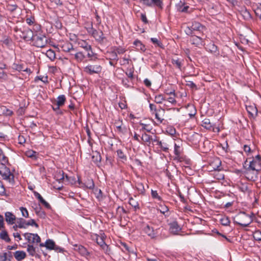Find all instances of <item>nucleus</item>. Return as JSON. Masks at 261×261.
Instances as JSON below:
<instances>
[{"mask_svg": "<svg viewBox=\"0 0 261 261\" xmlns=\"http://www.w3.org/2000/svg\"><path fill=\"white\" fill-rule=\"evenodd\" d=\"M21 38L37 47L43 48L47 44V37L43 34H20Z\"/></svg>", "mask_w": 261, "mask_h": 261, "instance_id": "f257e3e1", "label": "nucleus"}, {"mask_svg": "<svg viewBox=\"0 0 261 261\" xmlns=\"http://www.w3.org/2000/svg\"><path fill=\"white\" fill-rule=\"evenodd\" d=\"M233 222L241 226L247 227L252 222V217L245 212H241L233 218Z\"/></svg>", "mask_w": 261, "mask_h": 261, "instance_id": "f03ea898", "label": "nucleus"}, {"mask_svg": "<svg viewBox=\"0 0 261 261\" xmlns=\"http://www.w3.org/2000/svg\"><path fill=\"white\" fill-rule=\"evenodd\" d=\"M5 164L2 163L0 165V175L3 177V179L14 185L15 183L14 174L11 173L10 169L7 167Z\"/></svg>", "mask_w": 261, "mask_h": 261, "instance_id": "7ed1b4c3", "label": "nucleus"}, {"mask_svg": "<svg viewBox=\"0 0 261 261\" xmlns=\"http://www.w3.org/2000/svg\"><path fill=\"white\" fill-rule=\"evenodd\" d=\"M250 158H247L243 164V168H250L253 169L254 170L260 171L261 170V162L257 160H254L252 159L251 161Z\"/></svg>", "mask_w": 261, "mask_h": 261, "instance_id": "20e7f679", "label": "nucleus"}, {"mask_svg": "<svg viewBox=\"0 0 261 261\" xmlns=\"http://www.w3.org/2000/svg\"><path fill=\"white\" fill-rule=\"evenodd\" d=\"M246 178L250 181H255L257 179L259 171L254 170L250 168H243Z\"/></svg>", "mask_w": 261, "mask_h": 261, "instance_id": "39448f33", "label": "nucleus"}, {"mask_svg": "<svg viewBox=\"0 0 261 261\" xmlns=\"http://www.w3.org/2000/svg\"><path fill=\"white\" fill-rule=\"evenodd\" d=\"M209 165L212 170L220 171L222 169L221 167V161L218 157L212 158L210 160Z\"/></svg>", "mask_w": 261, "mask_h": 261, "instance_id": "423d86ee", "label": "nucleus"}, {"mask_svg": "<svg viewBox=\"0 0 261 261\" xmlns=\"http://www.w3.org/2000/svg\"><path fill=\"white\" fill-rule=\"evenodd\" d=\"M23 236L30 244L38 243L41 242V238L37 233L27 232L24 233Z\"/></svg>", "mask_w": 261, "mask_h": 261, "instance_id": "0eeeda50", "label": "nucleus"}, {"mask_svg": "<svg viewBox=\"0 0 261 261\" xmlns=\"http://www.w3.org/2000/svg\"><path fill=\"white\" fill-rule=\"evenodd\" d=\"M140 2L147 7L156 6L161 9L163 8L162 0H140Z\"/></svg>", "mask_w": 261, "mask_h": 261, "instance_id": "6e6552de", "label": "nucleus"}, {"mask_svg": "<svg viewBox=\"0 0 261 261\" xmlns=\"http://www.w3.org/2000/svg\"><path fill=\"white\" fill-rule=\"evenodd\" d=\"M101 70V67L99 65H90L87 66L85 69L84 71L89 74H93L94 73H98Z\"/></svg>", "mask_w": 261, "mask_h": 261, "instance_id": "1a4fd4ad", "label": "nucleus"}, {"mask_svg": "<svg viewBox=\"0 0 261 261\" xmlns=\"http://www.w3.org/2000/svg\"><path fill=\"white\" fill-rule=\"evenodd\" d=\"M214 125H215L212 123L208 118H205L202 121V126L207 129L213 130V132H215V129H216L217 132H219L220 131L219 128L218 127H215Z\"/></svg>", "mask_w": 261, "mask_h": 261, "instance_id": "9d476101", "label": "nucleus"}, {"mask_svg": "<svg viewBox=\"0 0 261 261\" xmlns=\"http://www.w3.org/2000/svg\"><path fill=\"white\" fill-rule=\"evenodd\" d=\"M143 231L147 234L151 239H155L156 238V232L154 230L153 227L147 224L143 228Z\"/></svg>", "mask_w": 261, "mask_h": 261, "instance_id": "9b49d317", "label": "nucleus"}, {"mask_svg": "<svg viewBox=\"0 0 261 261\" xmlns=\"http://www.w3.org/2000/svg\"><path fill=\"white\" fill-rule=\"evenodd\" d=\"M191 32L199 31L203 32L205 31V27L200 23L195 21L192 23V25L189 27Z\"/></svg>", "mask_w": 261, "mask_h": 261, "instance_id": "f8f14e48", "label": "nucleus"}, {"mask_svg": "<svg viewBox=\"0 0 261 261\" xmlns=\"http://www.w3.org/2000/svg\"><path fill=\"white\" fill-rule=\"evenodd\" d=\"M169 230L171 233L173 234H177L181 229L179 225L178 224L177 222L173 221L169 224Z\"/></svg>", "mask_w": 261, "mask_h": 261, "instance_id": "ddd939ff", "label": "nucleus"}, {"mask_svg": "<svg viewBox=\"0 0 261 261\" xmlns=\"http://www.w3.org/2000/svg\"><path fill=\"white\" fill-rule=\"evenodd\" d=\"M92 35L98 43L101 44H107V39L104 36L103 34H92Z\"/></svg>", "mask_w": 261, "mask_h": 261, "instance_id": "4468645a", "label": "nucleus"}, {"mask_svg": "<svg viewBox=\"0 0 261 261\" xmlns=\"http://www.w3.org/2000/svg\"><path fill=\"white\" fill-rule=\"evenodd\" d=\"M175 7L176 10L180 12L187 13L189 6L186 5L184 2L180 1V2L176 4Z\"/></svg>", "mask_w": 261, "mask_h": 261, "instance_id": "2eb2a0df", "label": "nucleus"}, {"mask_svg": "<svg viewBox=\"0 0 261 261\" xmlns=\"http://www.w3.org/2000/svg\"><path fill=\"white\" fill-rule=\"evenodd\" d=\"M5 220L9 225L13 224L16 220V217L11 212H7L5 213Z\"/></svg>", "mask_w": 261, "mask_h": 261, "instance_id": "dca6fc26", "label": "nucleus"}, {"mask_svg": "<svg viewBox=\"0 0 261 261\" xmlns=\"http://www.w3.org/2000/svg\"><path fill=\"white\" fill-rule=\"evenodd\" d=\"M34 195L35 197L38 199L39 202L43 204L46 208L50 209L51 206L50 204L47 202L41 196V195L36 191H33Z\"/></svg>", "mask_w": 261, "mask_h": 261, "instance_id": "f3484780", "label": "nucleus"}, {"mask_svg": "<svg viewBox=\"0 0 261 261\" xmlns=\"http://www.w3.org/2000/svg\"><path fill=\"white\" fill-rule=\"evenodd\" d=\"M164 114L165 110L161 108L158 109V110L154 113L155 118L160 123H162L164 121V119L163 116Z\"/></svg>", "mask_w": 261, "mask_h": 261, "instance_id": "a211bd4d", "label": "nucleus"}, {"mask_svg": "<svg viewBox=\"0 0 261 261\" xmlns=\"http://www.w3.org/2000/svg\"><path fill=\"white\" fill-rule=\"evenodd\" d=\"M61 47L64 52L70 53L71 51L74 50L72 44L68 42H64L61 45Z\"/></svg>", "mask_w": 261, "mask_h": 261, "instance_id": "6ab92c4d", "label": "nucleus"}, {"mask_svg": "<svg viewBox=\"0 0 261 261\" xmlns=\"http://www.w3.org/2000/svg\"><path fill=\"white\" fill-rule=\"evenodd\" d=\"M190 41L192 44L195 45L196 46L203 44L202 39L195 35L191 36Z\"/></svg>", "mask_w": 261, "mask_h": 261, "instance_id": "aec40b11", "label": "nucleus"}, {"mask_svg": "<svg viewBox=\"0 0 261 261\" xmlns=\"http://www.w3.org/2000/svg\"><path fill=\"white\" fill-rule=\"evenodd\" d=\"M246 110L249 115L252 118H255L257 115V109L253 106H246Z\"/></svg>", "mask_w": 261, "mask_h": 261, "instance_id": "412c9836", "label": "nucleus"}, {"mask_svg": "<svg viewBox=\"0 0 261 261\" xmlns=\"http://www.w3.org/2000/svg\"><path fill=\"white\" fill-rule=\"evenodd\" d=\"M40 247H46V248L49 250H53L55 248V243L50 239H48L46 241L45 243H40Z\"/></svg>", "mask_w": 261, "mask_h": 261, "instance_id": "4be33fe9", "label": "nucleus"}, {"mask_svg": "<svg viewBox=\"0 0 261 261\" xmlns=\"http://www.w3.org/2000/svg\"><path fill=\"white\" fill-rule=\"evenodd\" d=\"M133 44L137 50L141 51L142 52H145V51L146 50V47L145 45L143 44L141 42V41H140L138 39L136 40L134 42Z\"/></svg>", "mask_w": 261, "mask_h": 261, "instance_id": "5701e85b", "label": "nucleus"}, {"mask_svg": "<svg viewBox=\"0 0 261 261\" xmlns=\"http://www.w3.org/2000/svg\"><path fill=\"white\" fill-rule=\"evenodd\" d=\"M14 255L16 260L20 261L25 258L26 253L23 251H16Z\"/></svg>", "mask_w": 261, "mask_h": 261, "instance_id": "b1692460", "label": "nucleus"}, {"mask_svg": "<svg viewBox=\"0 0 261 261\" xmlns=\"http://www.w3.org/2000/svg\"><path fill=\"white\" fill-rule=\"evenodd\" d=\"M150 40L155 47L164 48V45L162 43L160 38H151Z\"/></svg>", "mask_w": 261, "mask_h": 261, "instance_id": "393cba45", "label": "nucleus"}, {"mask_svg": "<svg viewBox=\"0 0 261 261\" xmlns=\"http://www.w3.org/2000/svg\"><path fill=\"white\" fill-rule=\"evenodd\" d=\"M65 177L72 185L75 184L76 182L74 176H69L67 174L65 175L64 172L63 171H62L61 177H60V179L63 180L64 179Z\"/></svg>", "mask_w": 261, "mask_h": 261, "instance_id": "a878e982", "label": "nucleus"}, {"mask_svg": "<svg viewBox=\"0 0 261 261\" xmlns=\"http://www.w3.org/2000/svg\"><path fill=\"white\" fill-rule=\"evenodd\" d=\"M101 157L99 152L97 151L93 152L92 160L96 164H98L101 161Z\"/></svg>", "mask_w": 261, "mask_h": 261, "instance_id": "bb28decb", "label": "nucleus"}, {"mask_svg": "<svg viewBox=\"0 0 261 261\" xmlns=\"http://www.w3.org/2000/svg\"><path fill=\"white\" fill-rule=\"evenodd\" d=\"M0 238L7 243H9L11 241V239L9 238L8 232L6 230H3L0 232Z\"/></svg>", "mask_w": 261, "mask_h": 261, "instance_id": "cd10ccee", "label": "nucleus"}, {"mask_svg": "<svg viewBox=\"0 0 261 261\" xmlns=\"http://www.w3.org/2000/svg\"><path fill=\"white\" fill-rule=\"evenodd\" d=\"M121 248L123 252H127L129 254H135L134 250H132L125 243H121Z\"/></svg>", "mask_w": 261, "mask_h": 261, "instance_id": "c85d7f7f", "label": "nucleus"}, {"mask_svg": "<svg viewBox=\"0 0 261 261\" xmlns=\"http://www.w3.org/2000/svg\"><path fill=\"white\" fill-rule=\"evenodd\" d=\"M65 101V96L64 95H61L57 97V100L55 101V102H56L58 106L62 107L64 105Z\"/></svg>", "mask_w": 261, "mask_h": 261, "instance_id": "c756f323", "label": "nucleus"}, {"mask_svg": "<svg viewBox=\"0 0 261 261\" xmlns=\"http://www.w3.org/2000/svg\"><path fill=\"white\" fill-rule=\"evenodd\" d=\"M117 154L118 159L122 162H124L127 160V156L125 153L121 150L118 149L117 150Z\"/></svg>", "mask_w": 261, "mask_h": 261, "instance_id": "7c9ffc66", "label": "nucleus"}, {"mask_svg": "<svg viewBox=\"0 0 261 261\" xmlns=\"http://www.w3.org/2000/svg\"><path fill=\"white\" fill-rule=\"evenodd\" d=\"M84 187L89 189H93L95 186L94 182L92 179H88L83 184Z\"/></svg>", "mask_w": 261, "mask_h": 261, "instance_id": "2f4dec72", "label": "nucleus"}, {"mask_svg": "<svg viewBox=\"0 0 261 261\" xmlns=\"http://www.w3.org/2000/svg\"><path fill=\"white\" fill-rule=\"evenodd\" d=\"M86 58V55L83 52L80 51L74 54V58L78 62H82Z\"/></svg>", "mask_w": 261, "mask_h": 261, "instance_id": "473e14b6", "label": "nucleus"}, {"mask_svg": "<svg viewBox=\"0 0 261 261\" xmlns=\"http://www.w3.org/2000/svg\"><path fill=\"white\" fill-rule=\"evenodd\" d=\"M79 46L86 50L91 49V46L85 41L81 40L77 41Z\"/></svg>", "mask_w": 261, "mask_h": 261, "instance_id": "72a5a7b5", "label": "nucleus"}, {"mask_svg": "<svg viewBox=\"0 0 261 261\" xmlns=\"http://www.w3.org/2000/svg\"><path fill=\"white\" fill-rule=\"evenodd\" d=\"M156 145H159L163 151L166 152L168 151V145L166 142L162 141H158Z\"/></svg>", "mask_w": 261, "mask_h": 261, "instance_id": "f704fd0d", "label": "nucleus"}, {"mask_svg": "<svg viewBox=\"0 0 261 261\" xmlns=\"http://www.w3.org/2000/svg\"><path fill=\"white\" fill-rule=\"evenodd\" d=\"M77 249L79 253L83 256H86L89 255L90 254L87 249L82 245L79 246Z\"/></svg>", "mask_w": 261, "mask_h": 261, "instance_id": "c9c22d12", "label": "nucleus"}, {"mask_svg": "<svg viewBox=\"0 0 261 261\" xmlns=\"http://www.w3.org/2000/svg\"><path fill=\"white\" fill-rule=\"evenodd\" d=\"M17 223L18 226L19 228H26L27 225H25L27 223L26 221L23 218H19L18 219Z\"/></svg>", "mask_w": 261, "mask_h": 261, "instance_id": "e433bc0d", "label": "nucleus"}, {"mask_svg": "<svg viewBox=\"0 0 261 261\" xmlns=\"http://www.w3.org/2000/svg\"><path fill=\"white\" fill-rule=\"evenodd\" d=\"M152 139V137L146 133H144L142 134L141 140L145 143H150L151 140Z\"/></svg>", "mask_w": 261, "mask_h": 261, "instance_id": "4c0bfd02", "label": "nucleus"}, {"mask_svg": "<svg viewBox=\"0 0 261 261\" xmlns=\"http://www.w3.org/2000/svg\"><path fill=\"white\" fill-rule=\"evenodd\" d=\"M27 251L29 254L32 256H34L36 254V248L31 244H29L28 245Z\"/></svg>", "mask_w": 261, "mask_h": 261, "instance_id": "58836bf2", "label": "nucleus"}, {"mask_svg": "<svg viewBox=\"0 0 261 261\" xmlns=\"http://www.w3.org/2000/svg\"><path fill=\"white\" fill-rule=\"evenodd\" d=\"M240 190L244 193H247L250 196L252 193V191L250 190L247 185H243L240 188Z\"/></svg>", "mask_w": 261, "mask_h": 261, "instance_id": "ea45409f", "label": "nucleus"}, {"mask_svg": "<svg viewBox=\"0 0 261 261\" xmlns=\"http://www.w3.org/2000/svg\"><path fill=\"white\" fill-rule=\"evenodd\" d=\"M0 162L2 163L6 164L8 163V159L4 154L3 151L0 149Z\"/></svg>", "mask_w": 261, "mask_h": 261, "instance_id": "a19ab883", "label": "nucleus"}, {"mask_svg": "<svg viewBox=\"0 0 261 261\" xmlns=\"http://www.w3.org/2000/svg\"><path fill=\"white\" fill-rule=\"evenodd\" d=\"M35 212L37 215L40 217L41 218L44 219L46 217V214L45 212L42 211L41 207H39V208H36Z\"/></svg>", "mask_w": 261, "mask_h": 261, "instance_id": "79ce46f5", "label": "nucleus"}, {"mask_svg": "<svg viewBox=\"0 0 261 261\" xmlns=\"http://www.w3.org/2000/svg\"><path fill=\"white\" fill-rule=\"evenodd\" d=\"M97 243L103 249H105V248H108V245L105 243L103 239L101 237L96 239Z\"/></svg>", "mask_w": 261, "mask_h": 261, "instance_id": "37998d69", "label": "nucleus"}, {"mask_svg": "<svg viewBox=\"0 0 261 261\" xmlns=\"http://www.w3.org/2000/svg\"><path fill=\"white\" fill-rule=\"evenodd\" d=\"M165 100L164 96L161 94L156 95L154 97V101L157 103H162L163 101Z\"/></svg>", "mask_w": 261, "mask_h": 261, "instance_id": "c03bdc74", "label": "nucleus"}, {"mask_svg": "<svg viewBox=\"0 0 261 261\" xmlns=\"http://www.w3.org/2000/svg\"><path fill=\"white\" fill-rule=\"evenodd\" d=\"M46 56L51 60H54L56 58V54L55 51L51 49H49L47 51Z\"/></svg>", "mask_w": 261, "mask_h": 261, "instance_id": "a18cd8bd", "label": "nucleus"}, {"mask_svg": "<svg viewBox=\"0 0 261 261\" xmlns=\"http://www.w3.org/2000/svg\"><path fill=\"white\" fill-rule=\"evenodd\" d=\"M208 48L211 53H216L218 51L217 46L214 43H210L208 46Z\"/></svg>", "mask_w": 261, "mask_h": 261, "instance_id": "49530a36", "label": "nucleus"}, {"mask_svg": "<svg viewBox=\"0 0 261 261\" xmlns=\"http://www.w3.org/2000/svg\"><path fill=\"white\" fill-rule=\"evenodd\" d=\"M221 224L224 226H227L229 224L230 221L227 217H224L220 219Z\"/></svg>", "mask_w": 261, "mask_h": 261, "instance_id": "de8ad7c7", "label": "nucleus"}, {"mask_svg": "<svg viewBox=\"0 0 261 261\" xmlns=\"http://www.w3.org/2000/svg\"><path fill=\"white\" fill-rule=\"evenodd\" d=\"M129 203L130 205H131L133 207L135 208V210L139 208L138 202L135 201L133 198H131L129 199Z\"/></svg>", "mask_w": 261, "mask_h": 261, "instance_id": "09e8293b", "label": "nucleus"}, {"mask_svg": "<svg viewBox=\"0 0 261 261\" xmlns=\"http://www.w3.org/2000/svg\"><path fill=\"white\" fill-rule=\"evenodd\" d=\"M86 53H84L86 55V57H87L89 58L92 59V58L95 56L92 50V48L90 49H87L85 50Z\"/></svg>", "mask_w": 261, "mask_h": 261, "instance_id": "8fccbe9b", "label": "nucleus"}, {"mask_svg": "<svg viewBox=\"0 0 261 261\" xmlns=\"http://www.w3.org/2000/svg\"><path fill=\"white\" fill-rule=\"evenodd\" d=\"M86 53H84L86 55V57H87L89 58L92 59V58L95 56L92 50V48L90 49H87L85 50Z\"/></svg>", "mask_w": 261, "mask_h": 261, "instance_id": "3c124183", "label": "nucleus"}, {"mask_svg": "<svg viewBox=\"0 0 261 261\" xmlns=\"http://www.w3.org/2000/svg\"><path fill=\"white\" fill-rule=\"evenodd\" d=\"M0 195L7 196V195L6 193L5 188L1 180H0Z\"/></svg>", "mask_w": 261, "mask_h": 261, "instance_id": "603ef678", "label": "nucleus"}, {"mask_svg": "<svg viewBox=\"0 0 261 261\" xmlns=\"http://www.w3.org/2000/svg\"><path fill=\"white\" fill-rule=\"evenodd\" d=\"M151 194V196L153 198L157 199L159 201L162 200V198L160 196H159L158 193L156 191H153L152 190Z\"/></svg>", "mask_w": 261, "mask_h": 261, "instance_id": "864d4df0", "label": "nucleus"}, {"mask_svg": "<svg viewBox=\"0 0 261 261\" xmlns=\"http://www.w3.org/2000/svg\"><path fill=\"white\" fill-rule=\"evenodd\" d=\"M20 210L22 213V215L23 217L25 218H29V213L26 208L23 207H20Z\"/></svg>", "mask_w": 261, "mask_h": 261, "instance_id": "5fc2aeb1", "label": "nucleus"}, {"mask_svg": "<svg viewBox=\"0 0 261 261\" xmlns=\"http://www.w3.org/2000/svg\"><path fill=\"white\" fill-rule=\"evenodd\" d=\"M25 107V104H24L23 106H20L19 107L17 111V113L18 115H22L24 114Z\"/></svg>", "mask_w": 261, "mask_h": 261, "instance_id": "6e6d98bb", "label": "nucleus"}, {"mask_svg": "<svg viewBox=\"0 0 261 261\" xmlns=\"http://www.w3.org/2000/svg\"><path fill=\"white\" fill-rule=\"evenodd\" d=\"M8 10L11 12H14L16 9L18 8V6L16 4L15 5H9L7 6Z\"/></svg>", "mask_w": 261, "mask_h": 261, "instance_id": "4d7b16f0", "label": "nucleus"}, {"mask_svg": "<svg viewBox=\"0 0 261 261\" xmlns=\"http://www.w3.org/2000/svg\"><path fill=\"white\" fill-rule=\"evenodd\" d=\"M174 152L177 158H178L179 156L180 153V147L179 146H178L176 144H175V145H174Z\"/></svg>", "mask_w": 261, "mask_h": 261, "instance_id": "13d9d810", "label": "nucleus"}, {"mask_svg": "<svg viewBox=\"0 0 261 261\" xmlns=\"http://www.w3.org/2000/svg\"><path fill=\"white\" fill-rule=\"evenodd\" d=\"M187 83L186 84V85L187 86H188L189 87L193 89H194L195 90H197L198 89V88L197 87V86L195 84H194L193 82L192 81H188V82H187Z\"/></svg>", "mask_w": 261, "mask_h": 261, "instance_id": "bf43d9fd", "label": "nucleus"}, {"mask_svg": "<svg viewBox=\"0 0 261 261\" xmlns=\"http://www.w3.org/2000/svg\"><path fill=\"white\" fill-rule=\"evenodd\" d=\"M253 237L256 241H261V232L259 230L256 231L253 235Z\"/></svg>", "mask_w": 261, "mask_h": 261, "instance_id": "052dcab7", "label": "nucleus"}, {"mask_svg": "<svg viewBox=\"0 0 261 261\" xmlns=\"http://www.w3.org/2000/svg\"><path fill=\"white\" fill-rule=\"evenodd\" d=\"M25 225H27V226H35L36 228H38L39 227L38 224L36 223L34 219L30 220L29 221L27 222Z\"/></svg>", "mask_w": 261, "mask_h": 261, "instance_id": "680f3d73", "label": "nucleus"}, {"mask_svg": "<svg viewBox=\"0 0 261 261\" xmlns=\"http://www.w3.org/2000/svg\"><path fill=\"white\" fill-rule=\"evenodd\" d=\"M160 207H161V210H160V212L163 214L165 215V214L166 213L168 212L169 211V208H168V206H167L165 205H160Z\"/></svg>", "mask_w": 261, "mask_h": 261, "instance_id": "e2e57ef3", "label": "nucleus"}, {"mask_svg": "<svg viewBox=\"0 0 261 261\" xmlns=\"http://www.w3.org/2000/svg\"><path fill=\"white\" fill-rule=\"evenodd\" d=\"M115 51L117 54H123L125 52L126 50L124 48L119 46L115 49Z\"/></svg>", "mask_w": 261, "mask_h": 261, "instance_id": "0e129e2a", "label": "nucleus"}, {"mask_svg": "<svg viewBox=\"0 0 261 261\" xmlns=\"http://www.w3.org/2000/svg\"><path fill=\"white\" fill-rule=\"evenodd\" d=\"M35 21V18L34 16H31L30 17H27L26 18V22L29 25H32Z\"/></svg>", "mask_w": 261, "mask_h": 261, "instance_id": "69168bd1", "label": "nucleus"}, {"mask_svg": "<svg viewBox=\"0 0 261 261\" xmlns=\"http://www.w3.org/2000/svg\"><path fill=\"white\" fill-rule=\"evenodd\" d=\"M149 108L152 114H154V113L158 110V109H156V106L152 103L149 104Z\"/></svg>", "mask_w": 261, "mask_h": 261, "instance_id": "338daca9", "label": "nucleus"}, {"mask_svg": "<svg viewBox=\"0 0 261 261\" xmlns=\"http://www.w3.org/2000/svg\"><path fill=\"white\" fill-rule=\"evenodd\" d=\"M255 14L259 16L261 19V6L257 7V8L254 10Z\"/></svg>", "mask_w": 261, "mask_h": 261, "instance_id": "774afa93", "label": "nucleus"}]
</instances>
